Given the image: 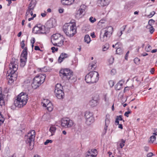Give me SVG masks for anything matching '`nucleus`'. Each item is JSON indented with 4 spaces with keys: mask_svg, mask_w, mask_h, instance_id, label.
I'll list each match as a JSON object with an SVG mask.
<instances>
[{
    "mask_svg": "<svg viewBox=\"0 0 157 157\" xmlns=\"http://www.w3.org/2000/svg\"><path fill=\"white\" fill-rule=\"evenodd\" d=\"M59 76L64 81L70 80L75 82L76 78L73 72L68 69H61L59 71Z\"/></svg>",
    "mask_w": 157,
    "mask_h": 157,
    "instance_id": "f257e3e1",
    "label": "nucleus"
},
{
    "mask_svg": "<svg viewBox=\"0 0 157 157\" xmlns=\"http://www.w3.org/2000/svg\"><path fill=\"white\" fill-rule=\"evenodd\" d=\"M63 30L66 35L69 37L73 36L76 33L75 25L71 23L65 24L63 27Z\"/></svg>",
    "mask_w": 157,
    "mask_h": 157,
    "instance_id": "f03ea898",
    "label": "nucleus"
},
{
    "mask_svg": "<svg viewBox=\"0 0 157 157\" xmlns=\"http://www.w3.org/2000/svg\"><path fill=\"white\" fill-rule=\"evenodd\" d=\"M28 95L26 93H21L19 94L17 99L14 101L15 105L18 108H21L25 105L28 101Z\"/></svg>",
    "mask_w": 157,
    "mask_h": 157,
    "instance_id": "7ed1b4c3",
    "label": "nucleus"
},
{
    "mask_svg": "<svg viewBox=\"0 0 157 157\" xmlns=\"http://www.w3.org/2000/svg\"><path fill=\"white\" fill-rule=\"evenodd\" d=\"M10 70V75L13 78L14 80H16L17 77V75L16 72L18 68V65L17 61L12 59L10 61L9 65Z\"/></svg>",
    "mask_w": 157,
    "mask_h": 157,
    "instance_id": "20e7f679",
    "label": "nucleus"
},
{
    "mask_svg": "<svg viewBox=\"0 0 157 157\" xmlns=\"http://www.w3.org/2000/svg\"><path fill=\"white\" fill-rule=\"evenodd\" d=\"M45 78L46 75L44 74H40L38 76L35 77L31 84L33 88L36 89L41 84L44 82Z\"/></svg>",
    "mask_w": 157,
    "mask_h": 157,
    "instance_id": "39448f33",
    "label": "nucleus"
},
{
    "mask_svg": "<svg viewBox=\"0 0 157 157\" xmlns=\"http://www.w3.org/2000/svg\"><path fill=\"white\" fill-rule=\"evenodd\" d=\"M45 78L46 75L44 74H40L38 76L35 77L31 84L33 88L36 89L41 84L44 82Z\"/></svg>",
    "mask_w": 157,
    "mask_h": 157,
    "instance_id": "423d86ee",
    "label": "nucleus"
},
{
    "mask_svg": "<svg viewBox=\"0 0 157 157\" xmlns=\"http://www.w3.org/2000/svg\"><path fill=\"white\" fill-rule=\"evenodd\" d=\"M51 42L55 46L60 47L63 44V38L59 33L54 34L51 36Z\"/></svg>",
    "mask_w": 157,
    "mask_h": 157,
    "instance_id": "0eeeda50",
    "label": "nucleus"
},
{
    "mask_svg": "<svg viewBox=\"0 0 157 157\" xmlns=\"http://www.w3.org/2000/svg\"><path fill=\"white\" fill-rule=\"evenodd\" d=\"M113 31V28L111 26L108 27L105 30L101 32L100 39L101 41H105L110 37Z\"/></svg>",
    "mask_w": 157,
    "mask_h": 157,
    "instance_id": "6e6552de",
    "label": "nucleus"
},
{
    "mask_svg": "<svg viewBox=\"0 0 157 157\" xmlns=\"http://www.w3.org/2000/svg\"><path fill=\"white\" fill-rule=\"evenodd\" d=\"M63 88L60 84L57 83L55 86L54 92L56 97L59 99L63 98L64 96Z\"/></svg>",
    "mask_w": 157,
    "mask_h": 157,
    "instance_id": "1a4fd4ad",
    "label": "nucleus"
},
{
    "mask_svg": "<svg viewBox=\"0 0 157 157\" xmlns=\"http://www.w3.org/2000/svg\"><path fill=\"white\" fill-rule=\"evenodd\" d=\"M27 57V48L25 47L23 50L21 55L20 66L24 67L25 65Z\"/></svg>",
    "mask_w": 157,
    "mask_h": 157,
    "instance_id": "9d476101",
    "label": "nucleus"
},
{
    "mask_svg": "<svg viewBox=\"0 0 157 157\" xmlns=\"http://www.w3.org/2000/svg\"><path fill=\"white\" fill-rule=\"evenodd\" d=\"M73 124L72 120L68 118H63L61 120V125L62 127L65 128H69L71 127Z\"/></svg>",
    "mask_w": 157,
    "mask_h": 157,
    "instance_id": "9b49d317",
    "label": "nucleus"
},
{
    "mask_svg": "<svg viewBox=\"0 0 157 157\" xmlns=\"http://www.w3.org/2000/svg\"><path fill=\"white\" fill-rule=\"evenodd\" d=\"M42 103L43 106L44 107H46L49 111L51 112L52 110L53 109V105L49 100L48 99H44Z\"/></svg>",
    "mask_w": 157,
    "mask_h": 157,
    "instance_id": "f8f14e48",
    "label": "nucleus"
},
{
    "mask_svg": "<svg viewBox=\"0 0 157 157\" xmlns=\"http://www.w3.org/2000/svg\"><path fill=\"white\" fill-rule=\"evenodd\" d=\"M28 135L29 136V140L26 142L28 141V143L30 145H31V143H33L34 140L35 135V132L34 130H31L30 132L28 133Z\"/></svg>",
    "mask_w": 157,
    "mask_h": 157,
    "instance_id": "ddd939ff",
    "label": "nucleus"
},
{
    "mask_svg": "<svg viewBox=\"0 0 157 157\" xmlns=\"http://www.w3.org/2000/svg\"><path fill=\"white\" fill-rule=\"evenodd\" d=\"M92 77L91 78V83L96 82L98 80L99 74L97 71H93Z\"/></svg>",
    "mask_w": 157,
    "mask_h": 157,
    "instance_id": "4468645a",
    "label": "nucleus"
},
{
    "mask_svg": "<svg viewBox=\"0 0 157 157\" xmlns=\"http://www.w3.org/2000/svg\"><path fill=\"white\" fill-rule=\"evenodd\" d=\"M105 126L104 127L105 133L106 132L107 130V127L110 123L109 116V114H107L106 116V118L105 120Z\"/></svg>",
    "mask_w": 157,
    "mask_h": 157,
    "instance_id": "2eb2a0df",
    "label": "nucleus"
},
{
    "mask_svg": "<svg viewBox=\"0 0 157 157\" xmlns=\"http://www.w3.org/2000/svg\"><path fill=\"white\" fill-rule=\"evenodd\" d=\"M69 56L66 53H62L61 54L58 59V62L59 63H61L65 59L67 58Z\"/></svg>",
    "mask_w": 157,
    "mask_h": 157,
    "instance_id": "dca6fc26",
    "label": "nucleus"
},
{
    "mask_svg": "<svg viewBox=\"0 0 157 157\" xmlns=\"http://www.w3.org/2000/svg\"><path fill=\"white\" fill-rule=\"evenodd\" d=\"M93 71L90 72L85 76V80L87 83H91Z\"/></svg>",
    "mask_w": 157,
    "mask_h": 157,
    "instance_id": "f3484780",
    "label": "nucleus"
},
{
    "mask_svg": "<svg viewBox=\"0 0 157 157\" xmlns=\"http://www.w3.org/2000/svg\"><path fill=\"white\" fill-rule=\"evenodd\" d=\"M41 24H39L35 26L33 29V32L35 34L40 33Z\"/></svg>",
    "mask_w": 157,
    "mask_h": 157,
    "instance_id": "a211bd4d",
    "label": "nucleus"
},
{
    "mask_svg": "<svg viewBox=\"0 0 157 157\" xmlns=\"http://www.w3.org/2000/svg\"><path fill=\"white\" fill-rule=\"evenodd\" d=\"M4 96L2 94V89L0 88V105L2 106L4 105Z\"/></svg>",
    "mask_w": 157,
    "mask_h": 157,
    "instance_id": "6ab92c4d",
    "label": "nucleus"
},
{
    "mask_svg": "<svg viewBox=\"0 0 157 157\" xmlns=\"http://www.w3.org/2000/svg\"><path fill=\"white\" fill-rule=\"evenodd\" d=\"M47 29L53 28L55 26L54 24H53V21L50 20L48 21L45 25Z\"/></svg>",
    "mask_w": 157,
    "mask_h": 157,
    "instance_id": "aec40b11",
    "label": "nucleus"
},
{
    "mask_svg": "<svg viewBox=\"0 0 157 157\" xmlns=\"http://www.w3.org/2000/svg\"><path fill=\"white\" fill-rule=\"evenodd\" d=\"M75 0H62V4L64 5H70L74 2Z\"/></svg>",
    "mask_w": 157,
    "mask_h": 157,
    "instance_id": "412c9836",
    "label": "nucleus"
},
{
    "mask_svg": "<svg viewBox=\"0 0 157 157\" xmlns=\"http://www.w3.org/2000/svg\"><path fill=\"white\" fill-rule=\"evenodd\" d=\"M110 0H99L98 3L102 6H104L108 5Z\"/></svg>",
    "mask_w": 157,
    "mask_h": 157,
    "instance_id": "4be33fe9",
    "label": "nucleus"
},
{
    "mask_svg": "<svg viewBox=\"0 0 157 157\" xmlns=\"http://www.w3.org/2000/svg\"><path fill=\"white\" fill-rule=\"evenodd\" d=\"M94 121V117H93L86 120V123L87 125H89L93 123Z\"/></svg>",
    "mask_w": 157,
    "mask_h": 157,
    "instance_id": "5701e85b",
    "label": "nucleus"
},
{
    "mask_svg": "<svg viewBox=\"0 0 157 157\" xmlns=\"http://www.w3.org/2000/svg\"><path fill=\"white\" fill-rule=\"evenodd\" d=\"M36 4V0H32L30 3L28 7L30 8L31 10H34Z\"/></svg>",
    "mask_w": 157,
    "mask_h": 157,
    "instance_id": "b1692460",
    "label": "nucleus"
},
{
    "mask_svg": "<svg viewBox=\"0 0 157 157\" xmlns=\"http://www.w3.org/2000/svg\"><path fill=\"white\" fill-rule=\"evenodd\" d=\"M86 120L90 118L91 117H93V113L90 112L86 111L85 112L84 115Z\"/></svg>",
    "mask_w": 157,
    "mask_h": 157,
    "instance_id": "393cba45",
    "label": "nucleus"
},
{
    "mask_svg": "<svg viewBox=\"0 0 157 157\" xmlns=\"http://www.w3.org/2000/svg\"><path fill=\"white\" fill-rule=\"evenodd\" d=\"M40 27V33L44 34L46 33V30L47 29L46 28L45 25H41Z\"/></svg>",
    "mask_w": 157,
    "mask_h": 157,
    "instance_id": "a878e982",
    "label": "nucleus"
},
{
    "mask_svg": "<svg viewBox=\"0 0 157 157\" xmlns=\"http://www.w3.org/2000/svg\"><path fill=\"white\" fill-rule=\"evenodd\" d=\"M131 4V3L129 2L126 3L124 7V10L126 11H128L132 8V6Z\"/></svg>",
    "mask_w": 157,
    "mask_h": 157,
    "instance_id": "bb28decb",
    "label": "nucleus"
},
{
    "mask_svg": "<svg viewBox=\"0 0 157 157\" xmlns=\"http://www.w3.org/2000/svg\"><path fill=\"white\" fill-rule=\"evenodd\" d=\"M56 129V127L55 125H52L50 127L49 131L51 133V136H52L54 135Z\"/></svg>",
    "mask_w": 157,
    "mask_h": 157,
    "instance_id": "cd10ccee",
    "label": "nucleus"
},
{
    "mask_svg": "<svg viewBox=\"0 0 157 157\" xmlns=\"http://www.w3.org/2000/svg\"><path fill=\"white\" fill-rule=\"evenodd\" d=\"M81 11L78 10L75 15V17L77 19H79L82 17L84 14Z\"/></svg>",
    "mask_w": 157,
    "mask_h": 157,
    "instance_id": "c85d7f7f",
    "label": "nucleus"
},
{
    "mask_svg": "<svg viewBox=\"0 0 157 157\" xmlns=\"http://www.w3.org/2000/svg\"><path fill=\"white\" fill-rule=\"evenodd\" d=\"M122 116L121 115L117 116L115 121L116 124H119V120L122 121L124 122V120L122 119Z\"/></svg>",
    "mask_w": 157,
    "mask_h": 157,
    "instance_id": "c756f323",
    "label": "nucleus"
},
{
    "mask_svg": "<svg viewBox=\"0 0 157 157\" xmlns=\"http://www.w3.org/2000/svg\"><path fill=\"white\" fill-rule=\"evenodd\" d=\"M90 105L93 107L95 106H96L98 104V101H97L94 100H92L90 101Z\"/></svg>",
    "mask_w": 157,
    "mask_h": 157,
    "instance_id": "7c9ffc66",
    "label": "nucleus"
},
{
    "mask_svg": "<svg viewBox=\"0 0 157 157\" xmlns=\"http://www.w3.org/2000/svg\"><path fill=\"white\" fill-rule=\"evenodd\" d=\"M91 41L90 36L88 35H86L84 37V41L87 44L90 43Z\"/></svg>",
    "mask_w": 157,
    "mask_h": 157,
    "instance_id": "2f4dec72",
    "label": "nucleus"
},
{
    "mask_svg": "<svg viewBox=\"0 0 157 157\" xmlns=\"http://www.w3.org/2000/svg\"><path fill=\"white\" fill-rule=\"evenodd\" d=\"M97 155H93L90 152V151H88L86 153V157H96Z\"/></svg>",
    "mask_w": 157,
    "mask_h": 157,
    "instance_id": "473e14b6",
    "label": "nucleus"
},
{
    "mask_svg": "<svg viewBox=\"0 0 157 157\" xmlns=\"http://www.w3.org/2000/svg\"><path fill=\"white\" fill-rule=\"evenodd\" d=\"M96 63L95 62H92L91 63L89 64L88 67L89 69H94L96 67Z\"/></svg>",
    "mask_w": 157,
    "mask_h": 157,
    "instance_id": "72a5a7b5",
    "label": "nucleus"
},
{
    "mask_svg": "<svg viewBox=\"0 0 157 157\" xmlns=\"http://www.w3.org/2000/svg\"><path fill=\"white\" fill-rule=\"evenodd\" d=\"M7 80H9L8 82L10 83H12L13 82L14 80V79L11 77L10 74H9L7 76Z\"/></svg>",
    "mask_w": 157,
    "mask_h": 157,
    "instance_id": "f704fd0d",
    "label": "nucleus"
},
{
    "mask_svg": "<svg viewBox=\"0 0 157 157\" xmlns=\"http://www.w3.org/2000/svg\"><path fill=\"white\" fill-rule=\"evenodd\" d=\"M146 28L149 29V31L151 34H152L155 31V29L152 26L147 25Z\"/></svg>",
    "mask_w": 157,
    "mask_h": 157,
    "instance_id": "c9c22d12",
    "label": "nucleus"
},
{
    "mask_svg": "<svg viewBox=\"0 0 157 157\" xmlns=\"http://www.w3.org/2000/svg\"><path fill=\"white\" fill-rule=\"evenodd\" d=\"M126 26H127L126 25L123 26V27H122V28H121V32H120L118 33H117L118 35L119 36H121L122 35V34L123 33L122 32L124 31V30L125 29V28H126Z\"/></svg>",
    "mask_w": 157,
    "mask_h": 157,
    "instance_id": "e433bc0d",
    "label": "nucleus"
},
{
    "mask_svg": "<svg viewBox=\"0 0 157 157\" xmlns=\"http://www.w3.org/2000/svg\"><path fill=\"white\" fill-rule=\"evenodd\" d=\"M116 52L117 54H121L123 53V50L120 48H119L116 50Z\"/></svg>",
    "mask_w": 157,
    "mask_h": 157,
    "instance_id": "4c0bfd02",
    "label": "nucleus"
},
{
    "mask_svg": "<svg viewBox=\"0 0 157 157\" xmlns=\"http://www.w3.org/2000/svg\"><path fill=\"white\" fill-rule=\"evenodd\" d=\"M126 140L123 139L121 140V143L120 144V147L122 148L124 146Z\"/></svg>",
    "mask_w": 157,
    "mask_h": 157,
    "instance_id": "58836bf2",
    "label": "nucleus"
},
{
    "mask_svg": "<svg viewBox=\"0 0 157 157\" xmlns=\"http://www.w3.org/2000/svg\"><path fill=\"white\" fill-rule=\"evenodd\" d=\"M4 121V118L3 116L0 113V124H2L3 123Z\"/></svg>",
    "mask_w": 157,
    "mask_h": 157,
    "instance_id": "ea45409f",
    "label": "nucleus"
},
{
    "mask_svg": "<svg viewBox=\"0 0 157 157\" xmlns=\"http://www.w3.org/2000/svg\"><path fill=\"white\" fill-rule=\"evenodd\" d=\"M33 10H31L30 9V8L28 7V9L26 10V12L25 14V17L26 18L28 16L29 14L30 13V11Z\"/></svg>",
    "mask_w": 157,
    "mask_h": 157,
    "instance_id": "a19ab883",
    "label": "nucleus"
},
{
    "mask_svg": "<svg viewBox=\"0 0 157 157\" xmlns=\"http://www.w3.org/2000/svg\"><path fill=\"white\" fill-rule=\"evenodd\" d=\"M150 141L152 143H153V142L155 141L156 140V137L155 136H151L150 138Z\"/></svg>",
    "mask_w": 157,
    "mask_h": 157,
    "instance_id": "79ce46f5",
    "label": "nucleus"
},
{
    "mask_svg": "<svg viewBox=\"0 0 157 157\" xmlns=\"http://www.w3.org/2000/svg\"><path fill=\"white\" fill-rule=\"evenodd\" d=\"M151 47L149 44H148L145 48V50L147 52H149L151 50Z\"/></svg>",
    "mask_w": 157,
    "mask_h": 157,
    "instance_id": "37998d69",
    "label": "nucleus"
},
{
    "mask_svg": "<svg viewBox=\"0 0 157 157\" xmlns=\"http://www.w3.org/2000/svg\"><path fill=\"white\" fill-rule=\"evenodd\" d=\"M155 22V21L154 20L152 19L150 20L148 22V25L151 26Z\"/></svg>",
    "mask_w": 157,
    "mask_h": 157,
    "instance_id": "c03bdc74",
    "label": "nucleus"
},
{
    "mask_svg": "<svg viewBox=\"0 0 157 157\" xmlns=\"http://www.w3.org/2000/svg\"><path fill=\"white\" fill-rule=\"evenodd\" d=\"M90 21L92 23H94L96 21V19L95 18H93L92 17H91L89 19Z\"/></svg>",
    "mask_w": 157,
    "mask_h": 157,
    "instance_id": "a18cd8bd",
    "label": "nucleus"
},
{
    "mask_svg": "<svg viewBox=\"0 0 157 157\" xmlns=\"http://www.w3.org/2000/svg\"><path fill=\"white\" fill-rule=\"evenodd\" d=\"M109 48V45L108 44H105V46L103 48V51H105L107 50Z\"/></svg>",
    "mask_w": 157,
    "mask_h": 157,
    "instance_id": "49530a36",
    "label": "nucleus"
},
{
    "mask_svg": "<svg viewBox=\"0 0 157 157\" xmlns=\"http://www.w3.org/2000/svg\"><path fill=\"white\" fill-rule=\"evenodd\" d=\"M140 60L138 58H136L134 59V63L137 64H138L139 63V62Z\"/></svg>",
    "mask_w": 157,
    "mask_h": 157,
    "instance_id": "de8ad7c7",
    "label": "nucleus"
},
{
    "mask_svg": "<svg viewBox=\"0 0 157 157\" xmlns=\"http://www.w3.org/2000/svg\"><path fill=\"white\" fill-rule=\"evenodd\" d=\"M92 154H94V155H97V150L95 149H92L90 151Z\"/></svg>",
    "mask_w": 157,
    "mask_h": 157,
    "instance_id": "09e8293b",
    "label": "nucleus"
},
{
    "mask_svg": "<svg viewBox=\"0 0 157 157\" xmlns=\"http://www.w3.org/2000/svg\"><path fill=\"white\" fill-rule=\"evenodd\" d=\"M114 58L113 57H111L109 59V62L110 64H112L114 62Z\"/></svg>",
    "mask_w": 157,
    "mask_h": 157,
    "instance_id": "8fccbe9b",
    "label": "nucleus"
},
{
    "mask_svg": "<svg viewBox=\"0 0 157 157\" xmlns=\"http://www.w3.org/2000/svg\"><path fill=\"white\" fill-rule=\"evenodd\" d=\"M116 73V70L114 69H113L111 70L110 71V74L112 75H114Z\"/></svg>",
    "mask_w": 157,
    "mask_h": 157,
    "instance_id": "3c124183",
    "label": "nucleus"
},
{
    "mask_svg": "<svg viewBox=\"0 0 157 157\" xmlns=\"http://www.w3.org/2000/svg\"><path fill=\"white\" fill-rule=\"evenodd\" d=\"M52 142V140H47L44 143V144L45 145H47L48 143H51Z\"/></svg>",
    "mask_w": 157,
    "mask_h": 157,
    "instance_id": "603ef678",
    "label": "nucleus"
},
{
    "mask_svg": "<svg viewBox=\"0 0 157 157\" xmlns=\"http://www.w3.org/2000/svg\"><path fill=\"white\" fill-rule=\"evenodd\" d=\"M25 42V40H22V41L21 42V48L23 49L24 48V47L25 45V44L24 43Z\"/></svg>",
    "mask_w": 157,
    "mask_h": 157,
    "instance_id": "864d4df0",
    "label": "nucleus"
},
{
    "mask_svg": "<svg viewBox=\"0 0 157 157\" xmlns=\"http://www.w3.org/2000/svg\"><path fill=\"white\" fill-rule=\"evenodd\" d=\"M103 99L105 102H108V98L106 94H105L103 96Z\"/></svg>",
    "mask_w": 157,
    "mask_h": 157,
    "instance_id": "5fc2aeb1",
    "label": "nucleus"
},
{
    "mask_svg": "<svg viewBox=\"0 0 157 157\" xmlns=\"http://www.w3.org/2000/svg\"><path fill=\"white\" fill-rule=\"evenodd\" d=\"M131 113V111H128L125 113L124 115L126 116L127 117H128L129 116L128 114Z\"/></svg>",
    "mask_w": 157,
    "mask_h": 157,
    "instance_id": "6e6d98bb",
    "label": "nucleus"
},
{
    "mask_svg": "<svg viewBox=\"0 0 157 157\" xmlns=\"http://www.w3.org/2000/svg\"><path fill=\"white\" fill-rule=\"evenodd\" d=\"M155 12L154 11H153L152 12H151L150 13V14L149 15H148L147 16L149 17H152L153 16L155 15Z\"/></svg>",
    "mask_w": 157,
    "mask_h": 157,
    "instance_id": "4d7b16f0",
    "label": "nucleus"
},
{
    "mask_svg": "<svg viewBox=\"0 0 157 157\" xmlns=\"http://www.w3.org/2000/svg\"><path fill=\"white\" fill-rule=\"evenodd\" d=\"M51 50H52V52H54L55 51H57L58 50V48L55 47H52L51 48Z\"/></svg>",
    "mask_w": 157,
    "mask_h": 157,
    "instance_id": "13d9d810",
    "label": "nucleus"
},
{
    "mask_svg": "<svg viewBox=\"0 0 157 157\" xmlns=\"http://www.w3.org/2000/svg\"><path fill=\"white\" fill-rule=\"evenodd\" d=\"M154 155V154L152 152H149L148 153L147 155V157H151Z\"/></svg>",
    "mask_w": 157,
    "mask_h": 157,
    "instance_id": "bf43d9fd",
    "label": "nucleus"
},
{
    "mask_svg": "<svg viewBox=\"0 0 157 157\" xmlns=\"http://www.w3.org/2000/svg\"><path fill=\"white\" fill-rule=\"evenodd\" d=\"M109 84L111 87H113L114 85V82L113 81H110L109 82Z\"/></svg>",
    "mask_w": 157,
    "mask_h": 157,
    "instance_id": "052dcab7",
    "label": "nucleus"
},
{
    "mask_svg": "<svg viewBox=\"0 0 157 157\" xmlns=\"http://www.w3.org/2000/svg\"><path fill=\"white\" fill-rule=\"evenodd\" d=\"M129 51H128L127 52V53L126 54L125 56V59L126 60H128V55H129Z\"/></svg>",
    "mask_w": 157,
    "mask_h": 157,
    "instance_id": "680f3d73",
    "label": "nucleus"
},
{
    "mask_svg": "<svg viewBox=\"0 0 157 157\" xmlns=\"http://www.w3.org/2000/svg\"><path fill=\"white\" fill-rule=\"evenodd\" d=\"M80 8H81V9L84 10H85L86 8V6H85L84 5H82L81 6Z\"/></svg>",
    "mask_w": 157,
    "mask_h": 157,
    "instance_id": "e2e57ef3",
    "label": "nucleus"
},
{
    "mask_svg": "<svg viewBox=\"0 0 157 157\" xmlns=\"http://www.w3.org/2000/svg\"><path fill=\"white\" fill-rule=\"evenodd\" d=\"M35 42V39L34 38H33L32 39V40H31V43L32 44V47L33 46V44Z\"/></svg>",
    "mask_w": 157,
    "mask_h": 157,
    "instance_id": "0e129e2a",
    "label": "nucleus"
},
{
    "mask_svg": "<svg viewBox=\"0 0 157 157\" xmlns=\"http://www.w3.org/2000/svg\"><path fill=\"white\" fill-rule=\"evenodd\" d=\"M90 36L93 38H95L96 37V36L95 35V33L94 32H93V33H91L90 34Z\"/></svg>",
    "mask_w": 157,
    "mask_h": 157,
    "instance_id": "69168bd1",
    "label": "nucleus"
},
{
    "mask_svg": "<svg viewBox=\"0 0 157 157\" xmlns=\"http://www.w3.org/2000/svg\"><path fill=\"white\" fill-rule=\"evenodd\" d=\"M122 82L121 81H120L117 84V86H122V83H121V82Z\"/></svg>",
    "mask_w": 157,
    "mask_h": 157,
    "instance_id": "338daca9",
    "label": "nucleus"
},
{
    "mask_svg": "<svg viewBox=\"0 0 157 157\" xmlns=\"http://www.w3.org/2000/svg\"><path fill=\"white\" fill-rule=\"evenodd\" d=\"M154 133H153L154 135H157V129H155L154 130Z\"/></svg>",
    "mask_w": 157,
    "mask_h": 157,
    "instance_id": "774afa93",
    "label": "nucleus"
}]
</instances>
